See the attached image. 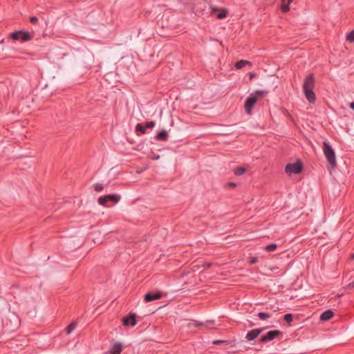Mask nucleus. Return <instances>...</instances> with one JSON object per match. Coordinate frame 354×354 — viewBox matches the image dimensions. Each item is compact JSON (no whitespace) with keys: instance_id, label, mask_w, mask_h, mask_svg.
<instances>
[{"instance_id":"ddd939ff","label":"nucleus","mask_w":354,"mask_h":354,"mask_svg":"<svg viewBox=\"0 0 354 354\" xmlns=\"http://www.w3.org/2000/svg\"><path fill=\"white\" fill-rule=\"evenodd\" d=\"M250 64H251V63L250 62L241 59V60H239L237 62H236L234 66L236 69H241L246 65H250Z\"/></svg>"},{"instance_id":"a878e982","label":"nucleus","mask_w":354,"mask_h":354,"mask_svg":"<svg viewBox=\"0 0 354 354\" xmlns=\"http://www.w3.org/2000/svg\"><path fill=\"white\" fill-rule=\"evenodd\" d=\"M254 94H255L256 95H258L261 97H265L268 94V91L265 90H257L255 91Z\"/></svg>"},{"instance_id":"1a4fd4ad","label":"nucleus","mask_w":354,"mask_h":354,"mask_svg":"<svg viewBox=\"0 0 354 354\" xmlns=\"http://www.w3.org/2000/svg\"><path fill=\"white\" fill-rule=\"evenodd\" d=\"M162 297V294L160 292H157L156 293L148 292L145 295V301L150 302L154 300H157L160 299Z\"/></svg>"},{"instance_id":"5701e85b","label":"nucleus","mask_w":354,"mask_h":354,"mask_svg":"<svg viewBox=\"0 0 354 354\" xmlns=\"http://www.w3.org/2000/svg\"><path fill=\"white\" fill-rule=\"evenodd\" d=\"M346 40L354 42V29L346 35Z\"/></svg>"},{"instance_id":"c9c22d12","label":"nucleus","mask_w":354,"mask_h":354,"mask_svg":"<svg viewBox=\"0 0 354 354\" xmlns=\"http://www.w3.org/2000/svg\"><path fill=\"white\" fill-rule=\"evenodd\" d=\"M229 185H230V186H232V187H234V186H235V183H229Z\"/></svg>"},{"instance_id":"393cba45","label":"nucleus","mask_w":354,"mask_h":354,"mask_svg":"<svg viewBox=\"0 0 354 354\" xmlns=\"http://www.w3.org/2000/svg\"><path fill=\"white\" fill-rule=\"evenodd\" d=\"M93 188L95 192H101L104 189V186L100 183H95L93 185Z\"/></svg>"},{"instance_id":"473e14b6","label":"nucleus","mask_w":354,"mask_h":354,"mask_svg":"<svg viewBox=\"0 0 354 354\" xmlns=\"http://www.w3.org/2000/svg\"><path fill=\"white\" fill-rule=\"evenodd\" d=\"M350 108L354 111V102H352L351 103H350V105H349Z\"/></svg>"},{"instance_id":"c756f323","label":"nucleus","mask_w":354,"mask_h":354,"mask_svg":"<svg viewBox=\"0 0 354 354\" xmlns=\"http://www.w3.org/2000/svg\"><path fill=\"white\" fill-rule=\"evenodd\" d=\"M220 9H218V8H216V7H212V12H215L216 11H218Z\"/></svg>"},{"instance_id":"4be33fe9","label":"nucleus","mask_w":354,"mask_h":354,"mask_svg":"<svg viewBox=\"0 0 354 354\" xmlns=\"http://www.w3.org/2000/svg\"><path fill=\"white\" fill-rule=\"evenodd\" d=\"M283 1V4L281 5V10L282 12H287L290 10L289 5L286 3V0H281Z\"/></svg>"},{"instance_id":"2eb2a0df","label":"nucleus","mask_w":354,"mask_h":354,"mask_svg":"<svg viewBox=\"0 0 354 354\" xmlns=\"http://www.w3.org/2000/svg\"><path fill=\"white\" fill-rule=\"evenodd\" d=\"M220 12L217 15V18L218 19H223L225 18L228 14V10L225 8H222L219 10Z\"/></svg>"},{"instance_id":"a211bd4d","label":"nucleus","mask_w":354,"mask_h":354,"mask_svg":"<svg viewBox=\"0 0 354 354\" xmlns=\"http://www.w3.org/2000/svg\"><path fill=\"white\" fill-rule=\"evenodd\" d=\"M136 132H140L142 134H145L146 133V129L145 126L142 124L138 123L136 126Z\"/></svg>"},{"instance_id":"412c9836","label":"nucleus","mask_w":354,"mask_h":354,"mask_svg":"<svg viewBox=\"0 0 354 354\" xmlns=\"http://www.w3.org/2000/svg\"><path fill=\"white\" fill-rule=\"evenodd\" d=\"M22 33V30L16 31L15 32H12L10 34L11 38H12L15 40H19L21 37V34Z\"/></svg>"},{"instance_id":"72a5a7b5","label":"nucleus","mask_w":354,"mask_h":354,"mask_svg":"<svg viewBox=\"0 0 354 354\" xmlns=\"http://www.w3.org/2000/svg\"><path fill=\"white\" fill-rule=\"evenodd\" d=\"M293 0H287L286 3L288 4V5H290L292 2Z\"/></svg>"},{"instance_id":"7c9ffc66","label":"nucleus","mask_w":354,"mask_h":354,"mask_svg":"<svg viewBox=\"0 0 354 354\" xmlns=\"http://www.w3.org/2000/svg\"><path fill=\"white\" fill-rule=\"evenodd\" d=\"M249 75H250V80H252L253 77H254L256 76V74L253 73H250Z\"/></svg>"},{"instance_id":"423d86ee","label":"nucleus","mask_w":354,"mask_h":354,"mask_svg":"<svg viewBox=\"0 0 354 354\" xmlns=\"http://www.w3.org/2000/svg\"><path fill=\"white\" fill-rule=\"evenodd\" d=\"M281 333V332L278 330L268 331L266 333V335L261 337L260 342H270L271 340H273L274 338L277 337Z\"/></svg>"},{"instance_id":"aec40b11","label":"nucleus","mask_w":354,"mask_h":354,"mask_svg":"<svg viewBox=\"0 0 354 354\" xmlns=\"http://www.w3.org/2000/svg\"><path fill=\"white\" fill-rule=\"evenodd\" d=\"M76 326H77V324L75 322H73V323L70 324L66 327V333H67V335L71 334L75 329Z\"/></svg>"},{"instance_id":"9b49d317","label":"nucleus","mask_w":354,"mask_h":354,"mask_svg":"<svg viewBox=\"0 0 354 354\" xmlns=\"http://www.w3.org/2000/svg\"><path fill=\"white\" fill-rule=\"evenodd\" d=\"M334 315L333 312L331 310H326L324 311L320 315V319L322 321H328Z\"/></svg>"},{"instance_id":"b1692460","label":"nucleus","mask_w":354,"mask_h":354,"mask_svg":"<svg viewBox=\"0 0 354 354\" xmlns=\"http://www.w3.org/2000/svg\"><path fill=\"white\" fill-rule=\"evenodd\" d=\"M283 319L288 324H290L293 319L292 315L290 313L286 314L283 317Z\"/></svg>"},{"instance_id":"2f4dec72","label":"nucleus","mask_w":354,"mask_h":354,"mask_svg":"<svg viewBox=\"0 0 354 354\" xmlns=\"http://www.w3.org/2000/svg\"><path fill=\"white\" fill-rule=\"evenodd\" d=\"M221 342H223L221 341V340H215V341L213 342V344H220Z\"/></svg>"},{"instance_id":"f8f14e48","label":"nucleus","mask_w":354,"mask_h":354,"mask_svg":"<svg viewBox=\"0 0 354 354\" xmlns=\"http://www.w3.org/2000/svg\"><path fill=\"white\" fill-rule=\"evenodd\" d=\"M155 138L157 140L165 141L168 138V133L167 131L162 130L157 133V135L155 136Z\"/></svg>"},{"instance_id":"c85d7f7f","label":"nucleus","mask_w":354,"mask_h":354,"mask_svg":"<svg viewBox=\"0 0 354 354\" xmlns=\"http://www.w3.org/2000/svg\"><path fill=\"white\" fill-rule=\"evenodd\" d=\"M258 261V258L256 257H252L250 260V264H254Z\"/></svg>"},{"instance_id":"cd10ccee","label":"nucleus","mask_w":354,"mask_h":354,"mask_svg":"<svg viewBox=\"0 0 354 354\" xmlns=\"http://www.w3.org/2000/svg\"><path fill=\"white\" fill-rule=\"evenodd\" d=\"M30 21L32 24H37V22H38V19H37V17H34V16L33 17H30Z\"/></svg>"},{"instance_id":"f257e3e1","label":"nucleus","mask_w":354,"mask_h":354,"mask_svg":"<svg viewBox=\"0 0 354 354\" xmlns=\"http://www.w3.org/2000/svg\"><path fill=\"white\" fill-rule=\"evenodd\" d=\"M315 87V78L313 75H308L304 82L303 91L307 100L313 104L315 102L316 96L313 91Z\"/></svg>"},{"instance_id":"9d476101","label":"nucleus","mask_w":354,"mask_h":354,"mask_svg":"<svg viewBox=\"0 0 354 354\" xmlns=\"http://www.w3.org/2000/svg\"><path fill=\"white\" fill-rule=\"evenodd\" d=\"M122 351V344L120 343H115L111 347L109 354H120Z\"/></svg>"},{"instance_id":"0eeeda50","label":"nucleus","mask_w":354,"mask_h":354,"mask_svg":"<svg viewBox=\"0 0 354 354\" xmlns=\"http://www.w3.org/2000/svg\"><path fill=\"white\" fill-rule=\"evenodd\" d=\"M137 324L136 315L134 313H129L128 316L124 317L122 319V324L124 326H134Z\"/></svg>"},{"instance_id":"6ab92c4d","label":"nucleus","mask_w":354,"mask_h":354,"mask_svg":"<svg viewBox=\"0 0 354 354\" xmlns=\"http://www.w3.org/2000/svg\"><path fill=\"white\" fill-rule=\"evenodd\" d=\"M245 172V169L242 167H239L234 169V173L236 176H241Z\"/></svg>"},{"instance_id":"6e6552de","label":"nucleus","mask_w":354,"mask_h":354,"mask_svg":"<svg viewBox=\"0 0 354 354\" xmlns=\"http://www.w3.org/2000/svg\"><path fill=\"white\" fill-rule=\"evenodd\" d=\"M263 331V328H255L252 330H250L246 334L245 339L248 341H252L255 339Z\"/></svg>"},{"instance_id":"e433bc0d","label":"nucleus","mask_w":354,"mask_h":354,"mask_svg":"<svg viewBox=\"0 0 354 354\" xmlns=\"http://www.w3.org/2000/svg\"><path fill=\"white\" fill-rule=\"evenodd\" d=\"M351 258H352L353 259H354V253L352 254Z\"/></svg>"},{"instance_id":"f03ea898","label":"nucleus","mask_w":354,"mask_h":354,"mask_svg":"<svg viewBox=\"0 0 354 354\" xmlns=\"http://www.w3.org/2000/svg\"><path fill=\"white\" fill-rule=\"evenodd\" d=\"M323 151L328 163L334 167L336 166V157L334 149L326 142H323Z\"/></svg>"},{"instance_id":"f3484780","label":"nucleus","mask_w":354,"mask_h":354,"mask_svg":"<svg viewBox=\"0 0 354 354\" xmlns=\"http://www.w3.org/2000/svg\"><path fill=\"white\" fill-rule=\"evenodd\" d=\"M257 317L261 320H266V319H268V318L270 317V315L269 313H267L260 312V313H259L257 314Z\"/></svg>"},{"instance_id":"39448f33","label":"nucleus","mask_w":354,"mask_h":354,"mask_svg":"<svg viewBox=\"0 0 354 354\" xmlns=\"http://www.w3.org/2000/svg\"><path fill=\"white\" fill-rule=\"evenodd\" d=\"M257 100V96L251 93L246 99L244 104V107L247 113L250 114L251 110L253 106L255 104Z\"/></svg>"},{"instance_id":"bb28decb","label":"nucleus","mask_w":354,"mask_h":354,"mask_svg":"<svg viewBox=\"0 0 354 354\" xmlns=\"http://www.w3.org/2000/svg\"><path fill=\"white\" fill-rule=\"evenodd\" d=\"M155 127V122L153 121L147 122L145 127V129H152Z\"/></svg>"},{"instance_id":"20e7f679","label":"nucleus","mask_w":354,"mask_h":354,"mask_svg":"<svg viewBox=\"0 0 354 354\" xmlns=\"http://www.w3.org/2000/svg\"><path fill=\"white\" fill-rule=\"evenodd\" d=\"M302 165L300 162L289 163L285 167V171L287 174H299L302 170Z\"/></svg>"},{"instance_id":"4468645a","label":"nucleus","mask_w":354,"mask_h":354,"mask_svg":"<svg viewBox=\"0 0 354 354\" xmlns=\"http://www.w3.org/2000/svg\"><path fill=\"white\" fill-rule=\"evenodd\" d=\"M32 39V36L29 32H25L22 31V33L21 34L20 39L22 41H30Z\"/></svg>"},{"instance_id":"dca6fc26","label":"nucleus","mask_w":354,"mask_h":354,"mask_svg":"<svg viewBox=\"0 0 354 354\" xmlns=\"http://www.w3.org/2000/svg\"><path fill=\"white\" fill-rule=\"evenodd\" d=\"M277 245L276 243H270L265 246V250L267 252H274L277 250Z\"/></svg>"},{"instance_id":"7ed1b4c3","label":"nucleus","mask_w":354,"mask_h":354,"mask_svg":"<svg viewBox=\"0 0 354 354\" xmlns=\"http://www.w3.org/2000/svg\"><path fill=\"white\" fill-rule=\"evenodd\" d=\"M121 196L119 194H108L100 196L98 198V203L100 205L104 206V207H109V203L112 202L114 204L118 203L120 201Z\"/></svg>"},{"instance_id":"4c0bfd02","label":"nucleus","mask_w":354,"mask_h":354,"mask_svg":"<svg viewBox=\"0 0 354 354\" xmlns=\"http://www.w3.org/2000/svg\"><path fill=\"white\" fill-rule=\"evenodd\" d=\"M352 285L353 286H354V281L352 282Z\"/></svg>"},{"instance_id":"f704fd0d","label":"nucleus","mask_w":354,"mask_h":354,"mask_svg":"<svg viewBox=\"0 0 354 354\" xmlns=\"http://www.w3.org/2000/svg\"><path fill=\"white\" fill-rule=\"evenodd\" d=\"M210 266H211L210 263H205V264H204V266L206 267V268H209Z\"/></svg>"}]
</instances>
